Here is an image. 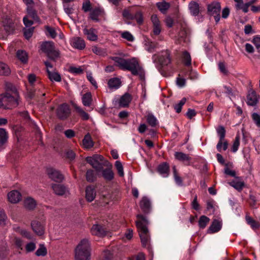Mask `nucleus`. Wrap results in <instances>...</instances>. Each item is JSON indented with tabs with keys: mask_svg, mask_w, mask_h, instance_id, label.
Here are the masks:
<instances>
[{
	"mask_svg": "<svg viewBox=\"0 0 260 260\" xmlns=\"http://www.w3.org/2000/svg\"><path fill=\"white\" fill-rule=\"evenodd\" d=\"M102 175L103 178L107 181H111L114 178V173L110 168L103 170Z\"/></svg>",
	"mask_w": 260,
	"mask_h": 260,
	"instance_id": "obj_33",
	"label": "nucleus"
},
{
	"mask_svg": "<svg viewBox=\"0 0 260 260\" xmlns=\"http://www.w3.org/2000/svg\"><path fill=\"white\" fill-rule=\"evenodd\" d=\"M31 228L34 232L38 236H42L45 232V222L44 221L34 220L30 223Z\"/></svg>",
	"mask_w": 260,
	"mask_h": 260,
	"instance_id": "obj_9",
	"label": "nucleus"
},
{
	"mask_svg": "<svg viewBox=\"0 0 260 260\" xmlns=\"http://www.w3.org/2000/svg\"><path fill=\"white\" fill-rule=\"evenodd\" d=\"M7 215L3 209H0V225L3 226L7 221Z\"/></svg>",
	"mask_w": 260,
	"mask_h": 260,
	"instance_id": "obj_46",
	"label": "nucleus"
},
{
	"mask_svg": "<svg viewBox=\"0 0 260 260\" xmlns=\"http://www.w3.org/2000/svg\"><path fill=\"white\" fill-rule=\"evenodd\" d=\"M96 178V175L92 170H89L86 172V179L88 182H93Z\"/></svg>",
	"mask_w": 260,
	"mask_h": 260,
	"instance_id": "obj_45",
	"label": "nucleus"
},
{
	"mask_svg": "<svg viewBox=\"0 0 260 260\" xmlns=\"http://www.w3.org/2000/svg\"><path fill=\"white\" fill-rule=\"evenodd\" d=\"M17 56L23 62L25 63L27 61V55L24 51L18 50L17 52Z\"/></svg>",
	"mask_w": 260,
	"mask_h": 260,
	"instance_id": "obj_44",
	"label": "nucleus"
},
{
	"mask_svg": "<svg viewBox=\"0 0 260 260\" xmlns=\"http://www.w3.org/2000/svg\"><path fill=\"white\" fill-rule=\"evenodd\" d=\"M174 156L176 159L183 161L185 165H190L191 157L188 155L181 152H176L174 154Z\"/></svg>",
	"mask_w": 260,
	"mask_h": 260,
	"instance_id": "obj_18",
	"label": "nucleus"
},
{
	"mask_svg": "<svg viewBox=\"0 0 260 260\" xmlns=\"http://www.w3.org/2000/svg\"><path fill=\"white\" fill-rule=\"evenodd\" d=\"M83 145L84 148L86 149H89L91 148L93 146V142L92 140V139L90 136L89 134H87L85 136L83 141Z\"/></svg>",
	"mask_w": 260,
	"mask_h": 260,
	"instance_id": "obj_34",
	"label": "nucleus"
},
{
	"mask_svg": "<svg viewBox=\"0 0 260 260\" xmlns=\"http://www.w3.org/2000/svg\"><path fill=\"white\" fill-rule=\"evenodd\" d=\"M47 173L49 177L52 180L56 182H61L63 179V176L59 171L52 168H49L47 169Z\"/></svg>",
	"mask_w": 260,
	"mask_h": 260,
	"instance_id": "obj_11",
	"label": "nucleus"
},
{
	"mask_svg": "<svg viewBox=\"0 0 260 260\" xmlns=\"http://www.w3.org/2000/svg\"><path fill=\"white\" fill-rule=\"evenodd\" d=\"M155 47V43L152 42H148L145 44V49L149 52H152Z\"/></svg>",
	"mask_w": 260,
	"mask_h": 260,
	"instance_id": "obj_56",
	"label": "nucleus"
},
{
	"mask_svg": "<svg viewBox=\"0 0 260 260\" xmlns=\"http://www.w3.org/2000/svg\"><path fill=\"white\" fill-rule=\"evenodd\" d=\"M105 14L104 11L100 8H96L92 10L90 13V18L96 22L99 21V17Z\"/></svg>",
	"mask_w": 260,
	"mask_h": 260,
	"instance_id": "obj_21",
	"label": "nucleus"
},
{
	"mask_svg": "<svg viewBox=\"0 0 260 260\" xmlns=\"http://www.w3.org/2000/svg\"><path fill=\"white\" fill-rule=\"evenodd\" d=\"M158 172L163 177H167L169 175V167L167 163L159 165L157 168Z\"/></svg>",
	"mask_w": 260,
	"mask_h": 260,
	"instance_id": "obj_28",
	"label": "nucleus"
},
{
	"mask_svg": "<svg viewBox=\"0 0 260 260\" xmlns=\"http://www.w3.org/2000/svg\"><path fill=\"white\" fill-rule=\"evenodd\" d=\"M188 8L190 13L193 16H197L200 11V7L198 3L196 2H191L188 5Z\"/></svg>",
	"mask_w": 260,
	"mask_h": 260,
	"instance_id": "obj_31",
	"label": "nucleus"
},
{
	"mask_svg": "<svg viewBox=\"0 0 260 260\" xmlns=\"http://www.w3.org/2000/svg\"><path fill=\"white\" fill-rule=\"evenodd\" d=\"M138 220L136 221V226L138 228L141 242L144 246H146L150 240V236L147 225L148 224V221L142 215L138 214L137 216Z\"/></svg>",
	"mask_w": 260,
	"mask_h": 260,
	"instance_id": "obj_4",
	"label": "nucleus"
},
{
	"mask_svg": "<svg viewBox=\"0 0 260 260\" xmlns=\"http://www.w3.org/2000/svg\"><path fill=\"white\" fill-rule=\"evenodd\" d=\"M140 206L144 213H149L151 209V202L147 197H143L140 202Z\"/></svg>",
	"mask_w": 260,
	"mask_h": 260,
	"instance_id": "obj_16",
	"label": "nucleus"
},
{
	"mask_svg": "<svg viewBox=\"0 0 260 260\" xmlns=\"http://www.w3.org/2000/svg\"><path fill=\"white\" fill-rule=\"evenodd\" d=\"M10 92L0 94V109H12L17 107L20 102V98L16 88L12 86Z\"/></svg>",
	"mask_w": 260,
	"mask_h": 260,
	"instance_id": "obj_2",
	"label": "nucleus"
},
{
	"mask_svg": "<svg viewBox=\"0 0 260 260\" xmlns=\"http://www.w3.org/2000/svg\"><path fill=\"white\" fill-rule=\"evenodd\" d=\"M73 9L72 7L69 6V5H64V11L65 13L71 18L72 19L71 15L73 13Z\"/></svg>",
	"mask_w": 260,
	"mask_h": 260,
	"instance_id": "obj_59",
	"label": "nucleus"
},
{
	"mask_svg": "<svg viewBox=\"0 0 260 260\" xmlns=\"http://www.w3.org/2000/svg\"><path fill=\"white\" fill-rule=\"evenodd\" d=\"M151 20L153 24V33L154 35H158L161 30V27L160 21L156 15L151 16Z\"/></svg>",
	"mask_w": 260,
	"mask_h": 260,
	"instance_id": "obj_12",
	"label": "nucleus"
},
{
	"mask_svg": "<svg viewBox=\"0 0 260 260\" xmlns=\"http://www.w3.org/2000/svg\"><path fill=\"white\" fill-rule=\"evenodd\" d=\"M34 27H30L28 28H25L23 30L24 36L25 38L28 40L32 35Z\"/></svg>",
	"mask_w": 260,
	"mask_h": 260,
	"instance_id": "obj_53",
	"label": "nucleus"
},
{
	"mask_svg": "<svg viewBox=\"0 0 260 260\" xmlns=\"http://www.w3.org/2000/svg\"><path fill=\"white\" fill-rule=\"evenodd\" d=\"M229 184L238 191L242 190L244 183L239 178L236 177L235 180L230 182Z\"/></svg>",
	"mask_w": 260,
	"mask_h": 260,
	"instance_id": "obj_27",
	"label": "nucleus"
},
{
	"mask_svg": "<svg viewBox=\"0 0 260 260\" xmlns=\"http://www.w3.org/2000/svg\"><path fill=\"white\" fill-rule=\"evenodd\" d=\"M86 160L93 168H94L97 172H100L103 168L104 157L100 155L95 154L92 156H88L86 158Z\"/></svg>",
	"mask_w": 260,
	"mask_h": 260,
	"instance_id": "obj_7",
	"label": "nucleus"
},
{
	"mask_svg": "<svg viewBox=\"0 0 260 260\" xmlns=\"http://www.w3.org/2000/svg\"><path fill=\"white\" fill-rule=\"evenodd\" d=\"M46 29L47 32L46 34L47 35L50 36L53 39L56 37L57 34L54 28L47 26H46Z\"/></svg>",
	"mask_w": 260,
	"mask_h": 260,
	"instance_id": "obj_52",
	"label": "nucleus"
},
{
	"mask_svg": "<svg viewBox=\"0 0 260 260\" xmlns=\"http://www.w3.org/2000/svg\"><path fill=\"white\" fill-rule=\"evenodd\" d=\"M11 73L9 66L6 63L0 61V76H8Z\"/></svg>",
	"mask_w": 260,
	"mask_h": 260,
	"instance_id": "obj_30",
	"label": "nucleus"
},
{
	"mask_svg": "<svg viewBox=\"0 0 260 260\" xmlns=\"http://www.w3.org/2000/svg\"><path fill=\"white\" fill-rule=\"evenodd\" d=\"M133 236V231L132 229H128L124 234L123 238L124 240H130Z\"/></svg>",
	"mask_w": 260,
	"mask_h": 260,
	"instance_id": "obj_60",
	"label": "nucleus"
},
{
	"mask_svg": "<svg viewBox=\"0 0 260 260\" xmlns=\"http://www.w3.org/2000/svg\"><path fill=\"white\" fill-rule=\"evenodd\" d=\"M24 205L26 209L28 210H32L36 206V202L34 199L28 197L25 199L24 201Z\"/></svg>",
	"mask_w": 260,
	"mask_h": 260,
	"instance_id": "obj_32",
	"label": "nucleus"
},
{
	"mask_svg": "<svg viewBox=\"0 0 260 260\" xmlns=\"http://www.w3.org/2000/svg\"><path fill=\"white\" fill-rule=\"evenodd\" d=\"M244 31L246 35H249L255 32L252 29L251 25L249 24H247L245 26Z\"/></svg>",
	"mask_w": 260,
	"mask_h": 260,
	"instance_id": "obj_63",
	"label": "nucleus"
},
{
	"mask_svg": "<svg viewBox=\"0 0 260 260\" xmlns=\"http://www.w3.org/2000/svg\"><path fill=\"white\" fill-rule=\"evenodd\" d=\"M252 118L254 121L256 125L258 127L260 126V116L256 113H254L252 115Z\"/></svg>",
	"mask_w": 260,
	"mask_h": 260,
	"instance_id": "obj_64",
	"label": "nucleus"
},
{
	"mask_svg": "<svg viewBox=\"0 0 260 260\" xmlns=\"http://www.w3.org/2000/svg\"><path fill=\"white\" fill-rule=\"evenodd\" d=\"M21 198L20 193L17 190H13L8 194V199L12 203H16L18 202Z\"/></svg>",
	"mask_w": 260,
	"mask_h": 260,
	"instance_id": "obj_20",
	"label": "nucleus"
},
{
	"mask_svg": "<svg viewBox=\"0 0 260 260\" xmlns=\"http://www.w3.org/2000/svg\"><path fill=\"white\" fill-rule=\"evenodd\" d=\"M47 254V249L43 245H40L39 248L36 252L37 256H45Z\"/></svg>",
	"mask_w": 260,
	"mask_h": 260,
	"instance_id": "obj_49",
	"label": "nucleus"
},
{
	"mask_svg": "<svg viewBox=\"0 0 260 260\" xmlns=\"http://www.w3.org/2000/svg\"><path fill=\"white\" fill-rule=\"evenodd\" d=\"M71 110L69 105L63 104L60 105L57 109V116L59 119H66L70 115Z\"/></svg>",
	"mask_w": 260,
	"mask_h": 260,
	"instance_id": "obj_10",
	"label": "nucleus"
},
{
	"mask_svg": "<svg viewBox=\"0 0 260 260\" xmlns=\"http://www.w3.org/2000/svg\"><path fill=\"white\" fill-rule=\"evenodd\" d=\"M210 219L206 216H201L199 220V225L200 228L204 229L209 223Z\"/></svg>",
	"mask_w": 260,
	"mask_h": 260,
	"instance_id": "obj_42",
	"label": "nucleus"
},
{
	"mask_svg": "<svg viewBox=\"0 0 260 260\" xmlns=\"http://www.w3.org/2000/svg\"><path fill=\"white\" fill-rule=\"evenodd\" d=\"M156 6L159 11L162 14H165L167 13L168 10L170 8V4L165 1L157 2Z\"/></svg>",
	"mask_w": 260,
	"mask_h": 260,
	"instance_id": "obj_24",
	"label": "nucleus"
},
{
	"mask_svg": "<svg viewBox=\"0 0 260 260\" xmlns=\"http://www.w3.org/2000/svg\"><path fill=\"white\" fill-rule=\"evenodd\" d=\"M41 49L52 59H55L59 56V52L55 49L54 43L51 41L43 42L41 45Z\"/></svg>",
	"mask_w": 260,
	"mask_h": 260,
	"instance_id": "obj_6",
	"label": "nucleus"
},
{
	"mask_svg": "<svg viewBox=\"0 0 260 260\" xmlns=\"http://www.w3.org/2000/svg\"><path fill=\"white\" fill-rule=\"evenodd\" d=\"M154 62L158 60V62L161 66V73L162 75H172L174 71L171 66L170 53L168 50L162 51L159 55H154L152 56Z\"/></svg>",
	"mask_w": 260,
	"mask_h": 260,
	"instance_id": "obj_3",
	"label": "nucleus"
},
{
	"mask_svg": "<svg viewBox=\"0 0 260 260\" xmlns=\"http://www.w3.org/2000/svg\"><path fill=\"white\" fill-rule=\"evenodd\" d=\"M222 227V220L220 219H214L209 227L208 233L212 234L218 232Z\"/></svg>",
	"mask_w": 260,
	"mask_h": 260,
	"instance_id": "obj_17",
	"label": "nucleus"
},
{
	"mask_svg": "<svg viewBox=\"0 0 260 260\" xmlns=\"http://www.w3.org/2000/svg\"><path fill=\"white\" fill-rule=\"evenodd\" d=\"M208 13L209 15L214 16L215 21L218 23L220 19V4L218 2H213L208 5Z\"/></svg>",
	"mask_w": 260,
	"mask_h": 260,
	"instance_id": "obj_8",
	"label": "nucleus"
},
{
	"mask_svg": "<svg viewBox=\"0 0 260 260\" xmlns=\"http://www.w3.org/2000/svg\"><path fill=\"white\" fill-rule=\"evenodd\" d=\"M74 107L75 109L77 112L80 115L82 119L84 120H87L89 118V115L85 112L81 107L78 106L76 105H74Z\"/></svg>",
	"mask_w": 260,
	"mask_h": 260,
	"instance_id": "obj_36",
	"label": "nucleus"
},
{
	"mask_svg": "<svg viewBox=\"0 0 260 260\" xmlns=\"http://www.w3.org/2000/svg\"><path fill=\"white\" fill-rule=\"evenodd\" d=\"M84 34L86 36L88 40L91 41H95L98 39V36L95 29L93 28L87 29L85 28L83 29Z\"/></svg>",
	"mask_w": 260,
	"mask_h": 260,
	"instance_id": "obj_23",
	"label": "nucleus"
},
{
	"mask_svg": "<svg viewBox=\"0 0 260 260\" xmlns=\"http://www.w3.org/2000/svg\"><path fill=\"white\" fill-rule=\"evenodd\" d=\"M92 51L94 53L100 56H104L106 53L104 49L97 46H93L92 48Z\"/></svg>",
	"mask_w": 260,
	"mask_h": 260,
	"instance_id": "obj_50",
	"label": "nucleus"
},
{
	"mask_svg": "<svg viewBox=\"0 0 260 260\" xmlns=\"http://www.w3.org/2000/svg\"><path fill=\"white\" fill-rule=\"evenodd\" d=\"M87 78L88 80V81L91 83V84L95 87V88H98L97 83L93 78L92 73L91 72H88L87 73Z\"/></svg>",
	"mask_w": 260,
	"mask_h": 260,
	"instance_id": "obj_55",
	"label": "nucleus"
},
{
	"mask_svg": "<svg viewBox=\"0 0 260 260\" xmlns=\"http://www.w3.org/2000/svg\"><path fill=\"white\" fill-rule=\"evenodd\" d=\"M52 187L55 193L59 196L67 194L69 192L68 190L61 184H53Z\"/></svg>",
	"mask_w": 260,
	"mask_h": 260,
	"instance_id": "obj_22",
	"label": "nucleus"
},
{
	"mask_svg": "<svg viewBox=\"0 0 260 260\" xmlns=\"http://www.w3.org/2000/svg\"><path fill=\"white\" fill-rule=\"evenodd\" d=\"M8 139V134L6 130L3 128H0V145H2L7 142Z\"/></svg>",
	"mask_w": 260,
	"mask_h": 260,
	"instance_id": "obj_39",
	"label": "nucleus"
},
{
	"mask_svg": "<svg viewBox=\"0 0 260 260\" xmlns=\"http://www.w3.org/2000/svg\"><path fill=\"white\" fill-rule=\"evenodd\" d=\"M217 133L219 137V140L217 144L216 148L218 151H221V145H222V141L224 140V138L225 135V131L223 126H219L216 129Z\"/></svg>",
	"mask_w": 260,
	"mask_h": 260,
	"instance_id": "obj_15",
	"label": "nucleus"
},
{
	"mask_svg": "<svg viewBox=\"0 0 260 260\" xmlns=\"http://www.w3.org/2000/svg\"><path fill=\"white\" fill-rule=\"evenodd\" d=\"M121 37L128 41L132 42L134 40L133 35L128 31H125L121 33Z\"/></svg>",
	"mask_w": 260,
	"mask_h": 260,
	"instance_id": "obj_54",
	"label": "nucleus"
},
{
	"mask_svg": "<svg viewBox=\"0 0 260 260\" xmlns=\"http://www.w3.org/2000/svg\"><path fill=\"white\" fill-rule=\"evenodd\" d=\"M146 120L147 123L152 127L155 126L158 123L156 118L151 113H149L146 116Z\"/></svg>",
	"mask_w": 260,
	"mask_h": 260,
	"instance_id": "obj_37",
	"label": "nucleus"
},
{
	"mask_svg": "<svg viewBox=\"0 0 260 260\" xmlns=\"http://www.w3.org/2000/svg\"><path fill=\"white\" fill-rule=\"evenodd\" d=\"M91 231L92 234L94 235L103 236L106 235L105 229L99 224L93 225L91 228Z\"/></svg>",
	"mask_w": 260,
	"mask_h": 260,
	"instance_id": "obj_25",
	"label": "nucleus"
},
{
	"mask_svg": "<svg viewBox=\"0 0 260 260\" xmlns=\"http://www.w3.org/2000/svg\"><path fill=\"white\" fill-rule=\"evenodd\" d=\"M27 12L28 14V17H29L34 20H37L38 17L37 15V13L35 10L32 9V7L27 8Z\"/></svg>",
	"mask_w": 260,
	"mask_h": 260,
	"instance_id": "obj_47",
	"label": "nucleus"
},
{
	"mask_svg": "<svg viewBox=\"0 0 260 260\" xmlns=\"http://www.w3.org/2000/svg\"><path fill=\"white\" fill-rule=\"evenodd\" d=\"M17 231L19 233L23 236L24 237L26 238L27 239L30 240L33 238L32 235L30 233V232L27 231L25 229H20V228H17Z\"/></svg>",
	"mask_w": 260,
	"mask_h": 260,
	"instance_id": "obj_43",
	"label": "nucleus"
},
{
	"mask_svg": "<svg viewBox=\"0 0 260 260\" xmlns=\"http://www.w3.org/2000/svg\"><path fill=\"white\" fill-rule=\"evenodd\" d=\"M132 101V96L129 93H126L122 95L118 101V105L121 107L128 106Z\"/></svg>",
	"mask_w": 260,
	"mask_h": 260,
	"instance_id": "obj_19",
	"label": "nucleus"
},
{
	"mask_svg": "<svg viewBox=\"0 0 260 260\" xmlns=\"http://www.w3.org/2000/svg\"><path fill=\"white\" fill-rule=\"evenodd\" d=\"M173 169L174 177V179H175L176 183L179 186L182 185V179L177 174V170H176L175 166L173 167Z\"/></svg>",
	"mask_w": 260,
	"mask_h": 260,
	"instance_id": "obj_48",
	"label": "nucleus"
},
{
	"mask_svg": "<svg viewBox=\"0 0 260 260\" xmlns=\"http://www.w3.org/2000/svg\"><path fill=\"white\" fill-rule=\"evenodd\" d=\"M259 96L255 91L250 90L247 96V104L249 106H255L258 101Z\"/></svg>",
	"mask_w": 260,
	"mask_h": 260,
	"instance_id": "obj_13",
	"label": "nucleus"
},
{
	"mask_svg": "<svg viewBox=\"0 0 260 260\" xmlns=\"http://www.w3.org/2000/svg\"><path fill=\"white\" fill-rule=\"evenodd\" d=\"M108 87L112 90H116L121 86V81L118 78H112L108 82Z\"/></svg>",
	"mask_w": 260,
	"mask_h": 260,
	"instance_id": "obj_26",
	"label": "nucleus"
},
{
	"mask_svg": "<svg viewBox=\"0 0 260 260\" xmlns=\"http://www.w3.org/2000/svg\"><path fill=\"white\" fill-rule=\"evenodd\" d=\"M112 59L114 61L116 65L121 69L129 71L133 75H138L141 79H143L144 72L137 58H132L126 59L116 56L113 57Z\"/></svg>",
	"mask_w": 260,
	"mask_h": 260,
	"instance_id": "obj_1",
	"label": "nucleus"
},
{
	"mask_svg": "<svg viewBox=\"0 0 260 260\" xmlns=\"http://www.w3.org/2000/svg\"><path fill=\"white\" fill-rule=\"evenodd\" d=\"M71 46L77 49L82 50L85 47V43L83 39L79 37H74L70 40Z\"/></svg>",
	"mask_w": 260,
	"mask_h": 260,
	"instance_id": "obj_14",
	"label": "nucleus"
},
{
	"mask_svg": "<svg viewBox=\"0 0 260 260\" xmlns=\"http://www.w3.org/2000/svg\"><path fill=\"white\" fill-rule=\"evenodd\" d=\"M82 103L85 106H89L92 102V96L90 92L85 93L82 98Z\"/></svg>",
	"mask_w": 260,
	"mask_h": 260,
	"instance_id": "obj_35",
	"label": "nucleus"
},
{
	"mask_svg": "<svg viewBox=\"0 0 260 260\" xmlns=\"http://www.w3.org/2000/svg\"><path fill=\"white\" fill-rule=\"evenodd\" d=\"M47 73L49 79L52 81L59 82L61 80V77L60 75L57 72H51L49 70H47Z\"/></svg>",
	"mask_w": 260,
	"mask_h": 260,
	"instance_id": "obj_38",
	"label": "nucleus"
},
{
	"mask_svg": "<svg viewBox=\"0 0 260 260\" xmlns=\"http://www.w3.org/2000/svg\"><path fill=\"white\" fill-rule=\"evenodd\" d=\"M115 167L117 170L119 175L121 177H123L124 176L123 168L122 165L120 161H116Z\"/></svg>",
	"mask_w": 260,
	"mask_h": 260,
	"instance_id": "obj_51",
	"label": "nucleus"
},
{
	"mask_svg": "<svg viewBox=\"0 0 260 260\" xmlns=\"http://www.w3.org/2000/svg\"><path fill=\"white\" fill-rule=\"evenodd\" d=\"M90 258V244L86 239L82 240L75 249V260H89Z\"/></svg>",
	"mask_w": 260,
	"mask_h": 260,
	"instance_id": "obj_5",
	"label": "nucleus"
},
{
	"mask_svg": "<svg viewBox=\"0 0 260 260\" xmlns=\"http://www.w3.org/2000/svg\"><path fill=\"white\" fill-rule=\"evenodd\" d=\"M240 137L239 134L238 133L236 136L235 139L231 148L232 151L234 153L236 152L238 150L240 145Z\"/></svg>",
	"mask_w": 260,
	"mask_h": 260,
	"instance_id": "obj_40",
	"label": "nucleus"
},
{
	"mask_svg": "<svg viewBox=\"0 0 260 260\" xmlns=\"http://www.w3.org/2000/svg\"><path fill=\"white\" fill-rule=\"evenodd\" d=\"M182 59L184 63L186 66H190L191 64V56L190 54L187 51H184L182 53Z\"/></svg>",
	"mask_w": 260,
	"mask_h": 260,
	"instance_id": "obj_41",
	"label": "nucleus"
},
{
	"mask_svg": "<svg viewBox=\"0 0 260 260\" xmlns=\"http://www.w3.org/2000/svg\"><path fill=\"white\" fill-rule=\"evenodd\" d=\"M36 247V244L34 242H31L26 245L25 249L27 252H29L34 251Z\"/></svg>",
	"mask_w": 260,
	"mask_h": 260,
	"instance_id": "obj_57",
	"label": "nucleus"
},
{
	"mask_svg": "<svg viewBox=\"0 0 260 260\" xmlns=\"http://www.w3.org/2000/svg\"><path fill=\"white\" fill-rule=\"evenodd\" d=\"M71 73L79 74L83 72V70L80 67H72L70 69Z\"/></svg>",
	"mask_w": 260,
	"mask_h": 260,
	"instance_id": "obj_62",
	"label": "nucleus"
},
{
	"mask_svg": "<svg viewBox=\"0 0 260 260\" xmlns=\"http://www.w3.org/2000/svg\"><path fill=\"white\" fill-rule=\"evenodd\" d=\"M96 192L94 188L88 186L86 188V199L88 202H92L95 197Z\"/></svg>",
	"mask_w": 260,
	"mask_h": 260,
	"instance_id": "obj_29",
	"label": "nucleus"
},
{
	"mask_svg": "<svg viewBox=\"0 0 260 260\" xmlns=\"http://www.w3.org/2000/svg\"><path fill=\"white\" fill-rule=\"evenodd\" d=\"M253 43L257 49L258 51L260 52V37H254L253 39Z\"/></svg>",
	"mask_w": 260,
	"mask_h": 260,
	"instance_id": "obj_61",
	"label": "nucleus"
},
{
	"mask_svg": "<svg viewBox=\"0 0 260 260\" xmlns=\"http://www.w3.org/2000/svg\"><path fill=\"white\" fill-rule=\"evenodd\" d=\"M91 9V4L89 0H86L82 5V10L85 12L89 11Z\"/></svg>",
	"mask_w": 260,
	"mask_h": 260,
	"instance_id": "obj_58",
	"label": "nucleus"
}]
</instances>
